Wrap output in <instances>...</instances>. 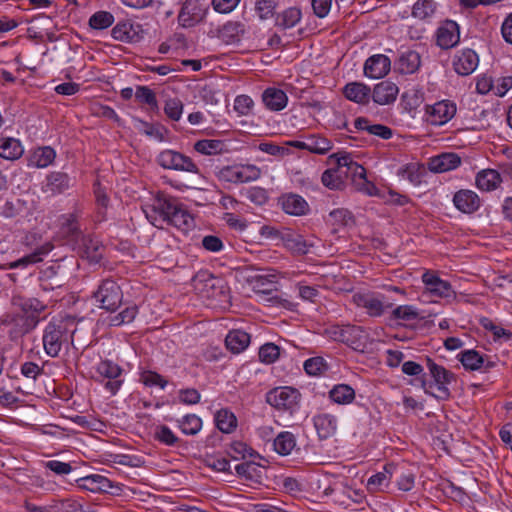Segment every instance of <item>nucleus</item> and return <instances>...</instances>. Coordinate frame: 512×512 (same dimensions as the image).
Listing matches in <instances>:
<instances>
[{
    "mask_svg": "<svg viewBox=\"0 0 512 512\" xmlns=\"http://www.w3.org/2000/svg\"><path fill=\"white\" fill-rule=\"evenodd\" d=\"M344 177H347V171L336 164V168L323 172L321 180L325 187L331 190H341L344 187Z\"/></svg>",
    "mask_w": 512,
    "mask_h": 512,
    "instance_id": "35",
    "label": "nucleus"
},
{
    "mask_svg": "<svg viewBox=\"0 0 512 512\" xmlns=\"http://www.w3.org/2000/svg\"><path fill=\"white\" fill-rule=\"evenodd\" d=\"M75 323L72 318L53 319L43 331L42 341L46 354L58 357L63 349H68L73 341Z\"/></svg>",
    "mask_w": 512,
    "mask_h": 512,
    "instance_id": "1",
    "label": "nucleus"
},
{
    "mask_svg": "<svg viewBox=\"0 0 512 512\" xmlns=\"http://www.w3.org/2000/svg\"><path fill=\"white\" fill-rule=\"evenodd\" d=\"M94 298L101 308L114 312L122 303L123 292L115 281L106 279L94 292Z\"/></svg>",
    "mask_w": 512,
    "mask_h": 512,
    "instance_id": "9",
    "label": "nucleus"
},
{
    "mask_svg": "<svg viewBox=\"0 0 512 512\" xmlns=\"http://www.w3.org/2000/svg\"><path fill=\"white\" fill-rule=\"evenodd\" d=\"M279 203L285 213L302 216L309 211V205L306 200L298 194H284L279 198Z\"/></svg>",
    "mask_w": 512,
    "mask_h": 512,
    "instance_id": "19",
    "label": "nucleus"
},
{
    "mask_svg": "<svg viewBox=\"0 0 512 512\" xmlns=\"http://www.w3.org/2000/svg\"><path fill=\"white\" fill-rule=\"evenodd\" d=\"M56 157L54 149L49 146H45L36 150L30 160V165L37 168H45L52 164Z\"/></svg>",
    "mask_w": 512,
    "mask_h": 512,
    "instance_id": "46",
    "label": "nucleus"
},
{
    "mask_svg": "<svg viewBox=\"0 0 512 512\" xmlns=\"http://www.w3.org/2000/svg\"><path fill=\"white\" fill-rule=\"evenodd\" d=\"M179 427L186 435H196L202 428V420L195 414H188L179 421Z\"/></svg>",
    "mask_w": 512,
    "mask_h": 512,
    "instance_id": "51",
    "label": "nucleus"
},
{
    "mask_svg": "<svg viewBox=\"0 0 512 512\" xmlns=\"http://www.w3.org/2000/svg\"><path fill=\"white\" fill-rule=\"evenodd\" d=\"M24 153L21 142L12 137L0 138V157L6 160H17Z\"/></svg>",
    "mask_w": 512,
    "mask_h": 512,
    "instance_id": "32",
    "label": "nucleus"
},
{
    "mask_svg": "<svg viewBox=\"0 0 512 512\" xmlns=\"http://www.w3.org/2000/svg\"><path fill=\"white\" fill-rule=\"evenodd\" d=\"M353 303L372 317L381 316L387 309L392 307V303L385 302L383 295L374 293H356L352 296Z\"/></svg>",
    "mask_w": 512,
    "mask_h": 512,
    "instance_id": "10",
    "label": "nucleus"
},
{
    "mask_svg": "<svg viewBox=\"0 0 512 512\" xmlns=\"http://www.w3.org/2000/svg\"><path fill=\"white\" fill-rule=\"evenodd\" d=\"M154 439L167 446H173L178 442V437L166 425L155 428Z\"/></svg>",
    "mask_w": 512,
    "mask_h": 512,
    "instance_id": "57",
    "label": "nucleus"
},
{
    "mask_svg": "<svg viewBox=\"0 0 512 512\" xmlns=\"http://www.w3.org/2000/svg\"><path fill=\"white\" fill-rule=\"evenodd\" d=\"M141 29L139 24L129 22H121L115 25L111 31V35L115 40L134 43L141 40Z\"/></svg>",
    "mask_w": 512,
    "mask_h": 512,
    "instance_id": "23",
    "label": "nucleus"
},
{
    "mask_svg": "<svg viewBox=\"0 0 512 512\" xmlns=\"http://www.w3.org/2000/svg\"><path fill=\"white\" fill-rule=\"evenodd\" d=\"M77 482L79 483L80 488L94 493H107L110 492V490L113 488V483L106 477L99 474L88 475L86 477L80 478L77 480Z\"/></svg>",
    "mask_w": 512,
    "mask_h": 512,
    "instance_id": "29",
    "label": "nucleus"
},
{
    "mask_svg": "<svg viewBox=\"0 0 512 512\" xmlns=\"http://www.w3.org/2000/svg\"><path fill=\"white\" fill-rule=\"evenodd\" d=\"M479 63L478 55L472 49H464L455 56L453 62L457 74L466 76L474 72Z\"/></svg>",
    "mask_w": 512,
    "mask_h": 512,
    "instance_id": "18",
    "label": "nucleus"
},
{
    "mask_svg": "<svg viewBox=\"0 0 512 512\" xmlns=\"http://www.w3.org/2000/svg\"><path fill=\"white\" fill-rule=\"evenodd\" d=\"M345 97L357 104H368L371 97V89L369 86L361 82L347 83L343 88Z\"/></svg>",
    "mask_w": 512,
    "mask_h": 512,
    "instance_id": "26",
    "label": "nucleus"
},
{
    "mask_svg": "<svg viewBox=\"0 0 512 512\" xmlns=\"http://www.w3.org/2000/svg\"><path fill=\"white\" fill-rule=\"evenodd\" d=\"M302 18V12L298 7H289L275 16V26L286 30L295 27Z\"/></svg>",
    "mask_w": 512,
    "mask_h": 512,
    "instance_id": "34",
    "label": "nucleus"
},
{
    "mask_svg": "<svg viewBox=\"0 0 512 512\" xmlns=\"http://www.w3.org/2000/svg\"><path fill=\"white\" fill-rule=\"evenodd\" d=\"M274 450L280 455H288L296 446V439L291 432H281L274 440Z\"/></svg>",
    "mask_w": 512,
    "mask_h": 512,
    "instance_id": "44",
    "label": "nucleus"
},
{
    "mask_svg": "<svg viewBox=\"0 0 512 512\" xmlns=\"http://www.w3.org/2000/svg\"><path fill=\"white\" fill-rule=\"evenodd\" d=\"M254 107V101L248 95H239L234 100V110L239 115H249Z\"/></svg>",
    "mask_w": 512,
    "mask_h": 512,
    "instance_id": "61",
    "label": "nucleus"
},
{
    "mask_svg": "<svg viewBox=\"0 0 512 512\" xmlns=\"http://www.w3.org/2000/svg\"><path fill=\"white\" fill-rule=\"evenodd\" d=\"M243 33L244 26L240 22L230 21L226 23L221 30L222 38L225 39L228 43L238 40L239 36Z\"/></svg>",
    "mask_w": 512,
    "mask_h": 512,
    "instance_id": "56",
    "label": "nucleus"
},
{
    "mask_svg": "<svg viewBox=\"0 0 512 512\" xmlns=\"http://www.w3.org/2000/svg\"><path fill=\"white\" fill-rule=\"evenodd\" d=\"M262 101L267 109L280 111L286 107L288 97L283 90L270 87L265 89L262 93Z\"/></svg>",
    "mask_w": 512,
    "mask_h": 512,
    "instance_id": "28",
    "label": "nucleus"
},
{
    "mask_svg": "<svg viewBox=\"0 0 512 512\" xmlns=\"http://www.w3.org/2000/svg\"><path fill=\"white\" fill-rule=\"evenodd\" d=\"M455 207L463 213H473L480 207V199L472 190H460L453 197Z\"/></svg>",
    "mask_w": 512,
    "mask_h": 512,
    "instance_id": "22",
    "label": "nucleus"
},
{
    "mask_svg": "<svg viewBox=\"0 0 512 512\" xmlns=\"http://www.w3.org/2000/svg\"><path fill=\"white\" fill-rule=\"evenodd\" d=\"M277 2L275 0H256L255 12L260 20H269L276 16L275 10Z\"/></svg>",
    "mask_w": 512,
    "mask_h": 512,
    "instance_id": "52",
    "label": "nucleus"
},
{
    "mask_svg": "<svg viewBox=\"0 0 512 512\" xmlns=\"http://www.w3.org/2000/svg\"><path fill=\"white\" fill-rule=\"evenodd\" d=\"M461 164V158L456 153H442L429 159L428 168L435 173H443L456 169Z\"/></svg>",
    "mask_w": 512,
    "mask_h": 512,
    "instance_id": "21",
    "label": "nucleus"
},
{
    "mask_svg": "<svg viewBox=\"0 0 512 512\" xmlns=\"http://www.w3.org/2000/svg\"><path fill=\"white\" fill-rule=\"evenodd\" d=\"M325 332L332 340L345 343L354 349L362 346L366 340L365 331L357 325H332Z\"/></svg>",
    "mask_w": 512,
    "mask_h": 512,
    "instance_id": "6",
    "label": "nucleus"
},
{
    "mask_svg": "<svg viewBox=\"0 0 512 512\" xmlns=\"http://www.w3.org/2000/svg\"><path fill=\"white\" fill-rule=\"evenodd\" d=\"M436 9V4L433 0H418L412 10V15L415 18L424 20L431 17Z\"/></svg>",
    "mask_w": 512,
    "mask_h": 512,
    "instance_id": "53",
    "label": "nucleus"
},
{
    "mask_svg": "<svg viewBox=\"0 0 512 512\" xmlns=\"http://www.w3.org/2000/svg\"><path fill=\"white\" fill-rule=\"evenodd\" d=\"M249 343L250 335L242 330H232L225 338L227 349L235 354L244 351L248 347Z\"/></svg>",
    "mask_w": 512,
    "mask_h": 512,
    "instance_id": "36",
    "label": "nucleus"
},
{
    "mask_svg": "<svg viewBox=\"0 0 512 512\" xmlns=\"http://www.w3.org/2000/svg\"><path fill=\"white\" fill-rule=\"evenodd\" d=\"M141 381L146 386H159L162 389H164L168 383L163 376L153 371H144L141 374Z\"/></svg>",
    "mask_w": 512,
    "mask_h": 512,
    "instance_id": "64",
    "label": "nucleus"
},
{
    "mask_svg": "<svg viewBox=\"0 0 512 512\" xmlns=\"http://www.w3.org/2000/svg\"><path fill=\"white\" fill-rule=\"evenodd\" d=\"M193 286L204 297L218 302H226L228 300L229 289L224 281L213 276L208 271H199L193 278Z\"/></svg>",
    "mask_w": 512,
    "mask_h": 512,
    "instance_id": "3",
    "label": "nucleus"
},
{
    "mask_svg": "<svg viewBox=\"0 0 512 512\" xmlns=\"http://www.w3.org/2000/svg\"><path fill=\"white\" fill-rule=\"evenodd\" d=\"M427 367L434 379L433 383H428L425 379L421 380V386L426 393H430L434 397L446 400L450 396V391L447 385L450 384L455 378L454 374L427 358Z\"/></svg>",
    "mask_w": 512,
    "mask_h": 512,
    "instance_id": "2",
    "label": "nucleus"
},
{
    "mask_svg": "<svg viewBox=\"0 0 512 512\" xmlns=\"http://www.w3.org/2000/svg\"><path fill=\"white\" fill-rule=\"evenodd\" d=\"M392 315L394 319H400L404 321H412L419 317L418 311L410 305H402L396 307L393 310Z\"/></svg>",
    "mask_w": 512,
    "mask_h": 512,
    "instance_id": "63",
    "label": "nucleus"
},
{
    "mask_svg": "<svg viewBox=\"0 0 512 512\" xmlns=\"http://www.w3.org/2000/svg\"><path fill=\"white\" fill-rule=\"evenodd\" d=\"M501 182L500 173L494 169L481 170L477 173L475 180L477 188L486 192L495 190Z\"/></svg>",
    "mask_w": 512,
    "mask_h": 512,
    "instance_id": "31",
    "label": "nucleus"
},
{
    "mask_svg": "<svg viewBox=\"0 0 512 512\" xmlns=\"http://www.w3.org/2000/svg\"><path fill=\"white\" fill-rule=\"evenodd\" d=\"M137 313H138V308L136 305L128 306L120 313H118L114 316H111L109 318V325L110 326H120L123 324L130 323L135 319Z\"/></svg>",
    "mask_w": 512,
    "mask_h": 512,
    "instance_id": "55",
    "label": "nucleus"
},
{
    "mask_svg": "<svg viewBox=\"0 0 512 512\" xmlns=\"http://www.w3.org/2000/svg\"><path fill=\"white\" fill-rule=\"evenodd\" d=\"M390 67L391 61L386 55H373L364 64V74L369 78L379 79L388 74Z\"/></svg>",
    "mask_w": 512,
    "mask_h": 512,
    "instance_id": "16",
    "label": "nucleus"
},
{
    "mask_svg": "<svg viewBox=\"0 0 512 512\" xmlns=\"http://www.w3.org/2000/svg\"><path fill=\"white\" fill-rule=\"evenodd\" d=\"M70 187V178L63 172H52L46 177L43 185V192L49 195H57L66 191Z\"/></svg>",
    "mask_w": 512,
    "mask_h": 512,
    "instance_id": "25",
    "label": "nucleus"
},
{
    "mask_svg": "<svg viewBox=\"0 0 512 512\" xmlns=\"http://www.w3.org/2000/svg\"><path fill=\"white\" fill-rule=\"evenodd\" d=\"M459 38V27L454 21H447L437 30V45L442 49L454 47Z\"/></svg>",
    "mask_w": 512,
    "mask_h": 512,
    "instance_id": "20",
    "label": "nucleus"
},
{
    "mask_svg": "<svg viewBox=\"0 0 512 512\" xmlns=\"http://www.w3.org/2000/svg\"><path fill=\"white\" fill-rule=\"evenodd\" d=\"M307 145L308 151L316 154H326L333 147L332 142L329 139L319 135L308 136Z\"/></svg>",
    "mask_w": 512,
    "mask_h": 512,
    "instance_id": "49",
    "label": "nucleus"
},
{
    "mask_svg": "<svg viewBox=\"0 0 512 512\" xmlns=\"http://www.w3.org/2000/svg\"><path fill=\"white\" fill-rule=\"evenodd\" d=\"M300 392L292 387H276L266 394V402L277 410L292 413L299 404Z\"/></svg>",
    "mask_w": 512,
    "mask_h": 512,
    "instance_id": "7",
    "label": "nucleus"
},
{
    "mask_svg": "<svg viewBox=\"0 0 512 512\" xmlns=\"http://www.w3.org/2000/svg\"><path fill=\"white\" fill-rule=\"evenodd\" d=\"M157 163L164 169L200 174L198 166L193 160L175 150H164L157 157Z\"/></svg>",
    "mask_w": 512,
    "mask_h": 512,
    "instance_id": "8",
    "label": "nucleus"
},
{
    "mask_svg": "<svg viewBox=\"0 0 512 512\" xmlns=\"http://www.w3.org/2000/svg\"><path fill=\"white\" fill-rule=\"evenodd\" d=\"M19 303L16 302V299H13V303L19 305L22 312L30 315H37L39 318V314L45 311L46 305L43 304L37 298H27L21 299L19 298Z\"/></svg>",
    "mask_w": 512,
    "mask_h": 512,
    "instance_id": "50",
    "label": "nucleus"
},
{
    "mask_svg": "<svg viewBox=\"0 0 512 512\" xmlns=\"http://www.w3.org/2000/svg\"><path fill=\"white\" fill-rule=\"evenodd\" d=\"M209 13L205 0H185L178 14V23L183 28L194 27L204 21Z\"/></svg>",
    "mask_w": 512,
    "mask_h": 512,
    "instance_id": "5",
    "label": "nucleus"
},
{
    "mask_svg": "<svg viewBox=\"0 0 512 512\" xmlns=\"http://www.w3.org/2000/svg\"><path fill=\"white\" fill-rule=\"evenodd\" d=\"M236 474L247 481L261 483L263 478V467L251 461L243 462L235 467Z\"/></svg>",
    "mask_w": 512,
    "mask_h": 512,
    "instance_id": "33",
    "label": "nucleus"
},
{
    "mask_svg": "<svg viewBox=\"0 0 512 512\" xmlns=\"http://www.w3.org/2000/svg\"><path fill=\"white\" fill-rule=\"evenodd\" d=\"M421 65L420 54L414 50L403 52L398 59V69L402 74H413Z\"/></svg>",
    "mask_w": 512,
    "mask_h": 512,
    "instance_id": "37",
    "label": "nucleus"
},
{
    "mask_svg": "<svg viewBox=\"0 0 512 512\" xmlns=\"http://www.w3.org/2000/svg\"><path fill=\"white\" fill-rule=\"evenodd\" d=\"M313 423L320 439H328L337 431V418L332 414H317L313 417Z\"/></svg>",
    "mask_w": 512,
    "mask_h": 512,
    "instance_id": "24",
    "label": "nucleus"
},
{
    "mask_svg": "<svg viewBox=\"0 0 512 512\" xmlns=\"http://www.w3.org/2000/svg\"><path fill=\"white\" fill-rule=\"evenodd\" d=\"M329 398L336 404L347 405L354 401L355 391L347 384H338L329 391Z\"/></svg>",
    "mask_w": 512,
    "mask_h": 512,
    "instance_id": "40",
    "label": "nucleus"
},
{
    "mask_svg": "<svg viewBox=\"0 0 512 512\" xmlns=\"http://www.w3.org/2000/svg\"><path fill=\"white\" fill-rule=\"evenodd\" d=\"M156 209L166 214L168 224L175 226L182 231H188L194 226V219L175 199L169 201H158Z\"/></svg>",
    "mask_w": 512,
    "mask_h": 512,
    "instance_id": "4",
    "label": "nucleus"
},
{
    "mask_svg": "<svg viewBox=\"0 0 512 512\" xmlns=\"http://www.w3.org/2000/svg\"><path fill=\"white\" fill-rule=\"evenodd\" d=\"M194 149L204 155H215L226 151V144L221 140L204 139L194 144Z\"/></svg>",
    "mask_w": 512,
    "mask_h": 512,
    "instance_id": "43",
    "label": "nucleus"
},
{
    "mask_svg": "<svg viewBox=\"0 0 512 512\" xmlns=\"http://www.w3.org/2000/svg\"><path fill=\"white\" fill-rule=\"evenodd\" d=\"M458 359L466 370L471 371L481 369L485 363V357L473 349L460 352Z\"/></svg>",
    "mask_w": 512,
    "mask_h": 512,
    "instance_id": "42",
    "label": "nucleus"
},
{
    "mask_svg": "<svg viewBox=\"0 0 512 512\" xmlns=\"http://www.w3.org/2000/svg\"><path fill=\"white\" fill-rule=\"evenodd\" d=\"M261 176V170L255 165H236L237 184L257 180Z\"/></svg>",
    "mask_w": 512,
    "mask_h": 512,
    "instance_id": "47",
    "label": "nucleus"
},
{
    "mask_svg": "<svg viewBox=\"0 0 512 512\" xmlns=\"http://www.w3.org/2000/svg\"><path fill=\"white\" fill-rule=\"evenodd\" d=\"M40 286L43 291H52L62 287L66 282V275L59 263L51 265L40 272Z\"/></svg>",
    "mask_w": 512,
    "mask_h": 512,
    "instance_id": "13",
    "label": "nucleus"
},
{
    "mask_svg": "<svg viewBox=\"0 0 512 512\" xmlns=\"http://www.w3.org/2000/svg\"><path fill=\"white\" fill-rule=\"evenodd\" d=\"M81 256L91 262H99L102 257V247L99 242L88 236H81L80 244Z\"/></svg>",
    "mask_w": 512,
    "mask_h": 512,
    "instance_id": "39",
    "label": "nucleus"
},
{
    "mask_svg": "<svg viewBox=\"0 0 512 512\" xmlns=\"http://www.w3.org/2000/svg\"><path fill=\"white\" fill-rule=\"evenodd\" d=\"M82 211L75 208L73 212L62 216V231L63 233L73 240H78L81 231L78 225V219L81 217Z\"/></svg>",
    "mask_w": 512,
    "mask_h": 512,
    "instance_id": "38",
    "label": "nucleus"
},
{
    "mask_svg": "<svg viewBox=\"0 0 512 512\" xmlns=\"http://www.w3.org/2000/svg\"><path fill=\"white\" fill-rule=\"evenodd\" d=\"M53 249V245L49 242L44 243L40 247H38L34 252L29 255H26L16 261L10 262L3 266L4 269H16V268H24L30 264L38 263L42 260L44 255H47Z\"/></svg>",
    "mask_w": 512,
    "mask_h": 512,
    "instance_id": "30",
    "label": "nucleus"
},
{
    "mask_svg": "<svg viewBox=\"0 0 512 512\" xmlns=\"http://www.w3.org/2000/svg\"><path fill=\"white\" fill-rule=\"evenodd\" d=\"M330 161H335L336 164L343 167L345 171H347V177L351 176L353 182L356 183L360 179H364L366 177L365 168L355 162L349 153H336L332 154L329 157Z\"/></svg>",
    "mask_w": 512,
    "mask_h": 512,
    "instance_id": "15",
    "label": "nucleus"
},
{
    "mask_svg": "<svg viewBox=\"0 0 512 512\" xmlns=\"http://www.w3.org/2000/svg\"><path fill=\"white\" fill-rule=\"evenodd\" d=\"M429 122L432 125H443L452 119L456 113V105L449 100H442L434 105L427 106Z\"/></svg>",
    "mask_w": 512,
    "mask_h": 512,
    "instance_id": "12",
    "label": "nucleus"
},
{
    "mask_svg": "<svg viewBox=\"0 0 512 512\" xmlns=\"http://www.w3.org/2000/svg\"><path fill=\"white\" fill-rule=\"evenodd\" d=\"M114 22V16L107 11H98L89 19V25L92 29L103 30L110 27Z\"/></svg>",
    "mask_w": 512,
    "mask_h": 512,
    "instance_id": "54",
    "label": "nucleus"
},
{
    "mask_svg": "<svg viewBox=\"0 0 512 512\" xmlns=\"http://www.w3.org/2000/svg\"><path fill=\"white\" fill-rule=\"evenodd\" d=\"M216 427L226 434L232 433L237 427L236 416L228 409H221L215 414Z\"/></svg>",
    "mask_w": 512,
    "mask_h": 512,
    "instance_id": "41",
    "label": "nucleus"
},
{
    "mask_svg": "<svg viewBox=\"0 0 512 512\" xmlns=\"http://www.w3.org/2000/svg\"><path fill=\"white\" fill-rule=\"evenodd\" d=\"M285 246L295 254H307L313 244L308 243L302 235L289 234L284 238Z\"/></svg>",
    "mask_w": 512,
    "mask_h": 512,
    "instance_id": "45",
    "label": "nucleus"
},
{
    "mask_svg": "<svg viewBox=\"0 0 512 512\" xmlns=\"http://www.w3.org/2000/svg\"><path fill=\"white\" fill-rule=\"evenodd\" d=\"M164 112L171 120L178 121L183 112V104L177 98L168 99L164 106Z\"/></svg>",
    "mask_w": 512,
    "mask_h": 512,
    "instance_id": "62",
    "label": "nucleus"
},
{
    "mask_svg": "<svg viewBox=\"0 0 512 512\" xmlns=\"http://www.w3.org/2000/svg\"><path fill=\"white\" fill-rule=\"evenodd\" d=\"M397 466L393 463L386 464L383 470L372 475L367 481V489L370 492H377L388 487V484L396 472Z\"/></svg>",
    "mask_w": 512,
    "mask_h": 512,
    "instance_id": "27",
    "label": "nucleus"
},
{
    "mask_svg": "<svg viewBox=\"0 0 512 512\" xmlns=\"http://www.w3.org/2000/svg\"><path fill=\"white\" fill-rule=\"evenodd\" d=\"M279 357V347L274 343H266L259 349V358L263 363H273Z\"/></svg>",
    "mask_w": 512,
    "mask_h": 512,
    "instance_id": "60",
    "label": "nucleus"
},
{
    "mask_svg": "<svg viewBox=\"0 0 512 512\" xmlns=\"http://www.w3.org/2000/svg\"><path fill=\"white\" fill-rule=\"evenodd\" d=\"M135 98L140 103L149 105L151 108H157V99L154 91L148 86H137Z\"/></svg>",
    "mask_w": 512,
    "mask_h": 512,
    "instance_id": "58",
    "label": "nucleus"
},
{
    "mask_svg": "<svg viewBox=\"0 0 512 512\" xmlns=\"http://www.w3.org/2000/svg\"><path fill=\"white\" fill-rule=\"evenodd\" d=\"M96 371L100 376L108 379L105 388L112 395H115L123 384V379H121L122 368L113 361L106 359L98 363Z\"/></svg>",
    "mask_w": 512,
    "mask_h": 512,
    "instance_id": "11",
    "label": "nucleus"
},
{
    "mask_svg": "<svg viewBox=\"0 0 512 512\" xmlns=\"http://www.w3.org/2000/svg\"><path fill=\"white\" fill-rule=\"evenodd\" d=\"M422 281L427 291L440 298L454 297L455 292L448 281L440 279L435 273L427 271L422 275Z\"/></svg>",
    "mask_w": 512,
    "mask_h": 512,
    "instance_id": "14",
    "label": "nucleus"
},
{
    "mask_svg": "<svg viewBox=\"0 0 512 512\" xmlns=\"http://www.w3.org/2000/svg\"><path fill=\"white\" fill-rule=\"evenodd\" d=\"M39 323L37 315L25 314L22 312L15 323L14 332L19 335H24L32 331Z\"/></svg>",
    "mask_w": 512,
    "mask_h": 512,
    "instance_id": "48",
    "label": "nucleus"
},
{
    "mask_svg": "<svg viewBox=\"0 0 512 512\" xmlns=\"http://www.w3.org/2000/svg\"><path fill=\"white\" fill-rule=\"evenodd\" d=\"M398 93V86L394 82L385 80L374 86L371 97L378 105H389L396 100Z\"/></svg>",
    "mask_w": 512,
    "mask_h": 512,
    "instance_id": "17",
    "label": "nucleus"
},
{
    "mask_svg": "<svg viewBox=\"0 0 512 512\" xmlns=\"http://www.w3.org/2000/svg\"><path fill=\"white\" fill-rule=\"evenodd\" d=\"M158 201H169L168 198L165 197H156L153 201V204L145 210L147 219L154 225L158 226V223H163L166 221V214L161 213L156 209V204Z\"/></svg>",
    "mask_w": 512,
    "mask_h": 512,
    "instance_id": "59",
    "label": "nucleus"
}]
</instances>
